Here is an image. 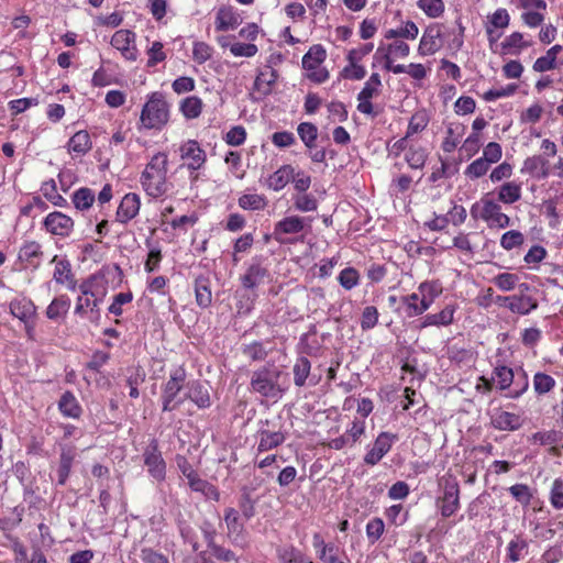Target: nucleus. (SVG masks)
<instances>
[{
    "mask_svg": "<svg viewBox=\"0 0 563 563\" xmlns=\"http://www.w3.org/2000/svg\"><path fill=\"white\" fill-rule=\"evenodd\" d=\"M268 277V269L260 263L251 264L245 274L241 276V283L246 289H254Z\"/></svg>",
    "mask_w": 563,
    "mask_h": 563,
    "instance_id": "nucleus-19",
    "label": "nucleus"
},
{
    "mask_svg": "<svg viewBox=\"0 0 563 563\" xmlns=\"http://www.w3.org/2000/svg\"><path fill=\"white\" fill-rule=\"evenodd\" d=\"M176 464H177L178 470L181 472V474L188 479L189 486H190V483H192L194 481H196L199 477L197 472L194 470L192 465L189 463V461L185 456L177 455Z\"/></svg>",
    "mask_w": 563,
    "mask_h": 563,
    "instance_id": "nucleus-61",
    "label": "nucleus"
},
{
    "mask_svg": "<svg viewBox=\"0 0 563 563\" xmlns=\"http://www.w3.org/2000/svg\"><path fill=\"white\" fill-rule=\"evenodd\" d=\"M41 190L44 197L47 200H49L53 205L58 207H63L66 205V199L57 192L56 184L53 179L44 183Z\"/></svg>",
    "mask_w": 563,
    "mask_h": 563,
    "instance_id": "nucleus-52",
    "label": "nucleus"
},
{
    "mask_svg": "<svg viewBox=\"0 0 563 563\" xmlns=\"http://www.w3.org/2000/svg\"><path fill=\"white\" fill-rule=\"evenodd\" d=\"M508 492L519 504L525 507L529 506L533 498L531 488L526 484H515L508 488Z\"/></svg>",
    "mask_w": 563,
    "mask_h": 563,
    "instance_id": "nucleus-46",
    "label": "nucleus"
},
{
    "mask_svg": "<svg viewBox=\"0 0 563 563\" xmlns=\"http://www.w3.org/2000/svg\"><path fill=\"white\" fill-rule=\"evenodd\" d=\"M294 168L290 165H284L272 174L267 180L266 186L275 191L282 190L290 181Z\"/></svg>",
    "mask_w": 563,
    "mask_h": 563,
    "instance_id": "nucleus-27",
    "label": "nucleus"
},
{
    "mask_svg": "<svg viewBox=\"0 0 563 563\" xmlns=\"http://www.w3.org/2000/svg\"><path fill=\"white\" fill-rule=\"evenodd\" d=\"M141 559L144 563H169L167 556L151 548L141 550Z\"/></svg>",
    "mask_w": 563,
    "mask_h": 563,
    "instance_id": "nucleus-64",
    "label": "nucleus"
},
{
    "mask_svg": "<svg viewBox=\"0 0 563 563\" xmlns=\"http://www.w3.org/2000/svg\"><path fill=\"white\" fill-rule=\"evenodd\" d=\"M505 300H508V308L512 312L527 314L532 309L537 308V302L533 301L530 297H506Z\"/></svg>",
    "mask_w": 563,
    "mask_h": 563,
    "instance_id": "nucleus-37",
    "label": "nucleus"
},
{
    "mask_svg": "<svg viewBox=\"0 0 563 563\" xmlns=\"http://www.w3.org/2000/svg\"><path fill=\"white\" fill-rule=\"evenodd\" d=\"M442 36V31L440 25L433 24L429 25L420 40L418 52L422 56L432 55L438 52L442 44L440 38Z\"/></svg>",
    "mask_w": 563,
    "mask_h": 563,
    "instance_id": "nucleus-13",
    "label": "nucleus"
},
{
    "mask_svg": "<svg viewBox=\"0 0 563 563\" xmlns=\"http://www.w3.org/2000/svg\"><path fill=\"white\" fill-rule=\"evenodd\" d=\"M208 277L199 276L195 280L196 302L200 308H208L212 302V292Z\"/></svg>",
    "mask_w": 563,
    "mask_h": 563,
    "instance_id": "nucleus-24",
    "label": "nucleus"
},
{
    "mask_svg": "<svg viewBox=\"0 0 563 563\" xmlns=\"http://www.w3.org/2000/svg\"><path fill=\"white\" fill-rule=\"evenodd\" d=\"M563 47L559 44L552 46L550 49H548L547 54L544 56L539 57L534 64H533V70L543 73L547 70L554 69L556 64V56L559 53H561Z\"/></svg>",
    "mask_w": 563,
    "mask_h": 563,
    "instance_id": "nucleus-31",
    "label": "nucleus"
},
{
    "mask_svg": "<svg viewBox=\"0 0 563 563\" xmlns=\"http://www.w3.org/2000/svg\"><path fill=\"white\" fill-rule=\"evenodd\" d=\"M69 306V299L66 296H59L49 303L46 309V316L51 320H56L67 312Z\"/></svg>",
    "mask_w": 563,
    "mask_h": 563,
    "instance_id": "nucleus-44",
    "label": "nucleus"
},
{
    "mask_svg": "<svg viewBox=\"0 0 563 563\" xmlns=\"http://www.w3.org/2000/svg\"><path fill=\"white\" fill-rule=\"evenodd\" d=\"M297 132L303 144L308 148L316 146V140L318 137V128L310 122H302L298 125Z\"/></svg>",
    "mask_w": 563,
    "mask_h": 563,
    "instance_id": "nucleus-40",
    "label": "nucleus"
},
{
    "mask_svg": "<svg viewBox=\"0 0 563 563\" xmlns=\"http://www.w3.org/2000/svg\"><path fill=\"white\" fill-rule=\"evenodd\" d=\"M278 556L284 563H312L295 547H285L278 551Z\"/></svg>",
    "mask_w": 563,
    "mask_h": 563,
    "instance_id": "nucleus-47",
    "label": "nucleus"
},
{
    "mask_svg": "<svg viewBox=\"0 0 563 563\" xmlns=\"http://www.w3.org/2000/svg\"><path fill=\"white\" fill-rule=\"evenodd\" d=\"M311 369V364L307 357H299L294 365V383L296 386L301 387L306 384Z\"/></svg>",
    "mask_w": 563,
    "mask_h": 563,
    "instance_id": "nucleus-41",
    "label": "nucleus"
},
{
    "mask_svg": "<svg viewBox=\"0 0 563 563\" xmlns=\"http://www.w3.org/2000/svg\"><path fill=\"white\" fill-rule=\"evenodd\" d=\"M224 521L229 536H240L244 531V525L241 521L239 511L235 508L228 507L224 510Z\"/></svg>",
    "mask_w": 563,
    "mask_h": 563,
    "instance_id": "nucleus-38",
    "label": "nucleus"
},
{
    "mask_svg": "<svg viewBox=\"0 0 563 563\" xmlns=\"http://www.w3.org/2000/svg\"><path fill=\"white\" fill-rule=\"evenodd\" d=\"M419 34V29L412 21H407L405 25L398 29H390L385 32V38H407L415 40Z\"/></svg>",
    "mask_w": 563,
    "mask_h": 563,
    "instance_id": "nucleus-35",
    "label": "nucleus"
},
{
    "mask_svg": "<svg viewBox=\"0 0 563 563\" xmlns=\"http://www.w3.org/2000/svg\"><path fill=\"white\" fill-rule=\"evenodd\" d=\"M211 56L212 49L208 44L205 42H196L194 44L192 57L197 63L203 64L209 58H211Z\"/></svg>",
    "mask_w": 563,
    "mask_h": 563,
    "instance_id": "nucleus-63",
    "label": "nucleus"
},
{
    "mask_svg": "<svg viewBox=\"0 0 563 563\" xmlns=\"http://www.w3.org/2000/svg\"><path fill=\"white\" fill-rule=\"evenodd\" d=\"M58 408L63 416L73 419H78L82 412V409L78 400L76 399L74 394L68 390L62 395L58 401Z\"/></svg>",
    "mask_w": 563,
    "mask_h": 563,
    "instance_id": "nucleus-25",
    "label": "nucleus"
},
{
    "mask_svg": "<svg viewBox=\"0 0 563 563\" xmlns=\"http://www.w3.org/2000/svg\"><path fill=\"white\" fill-rule=\"evenodd\" d=\"M111 45L121 52L128 60H135L137 48L135 46V33L130 30H119L111 38Z\"/></svg>",
    "mask_w": 563,
    "mask_h": 563,
    "instance_id": "nucleus-10",
    "label": "nucleus"
},
{
    "mask_svg": "<svg viewBox=\"0 0 563 563\" xmlns=\"http://www.w3.org/2000/svg\"><path fill=\"white\" fill-rule=\"evenodd\" d=\"M490 423L497 430L516 431L521 428L523 420L517 413L498 409L492 416Z\"/></svg>",
    "mask_w": 563,
    "mask_h": 563,
    "instance_id": "nucleus-15",
    "label": "nucleus"
},
{
    "mask_svg": "<svg viewBox=\"0 0 563 563\" xmlns=\"http://www.w3.org/2000/svg\"><path fill=\"white\" fill-rule=\"evenodd\" d=\"M44 227L54 235L67 236L74 228V221L70 217L59 211H54L44 219Z\"/></svg>",
    "mask_w": 563,
    "mask_h": 563,
    "instance_id": "nucleus-12",
    "label": "nucleus"
},
{
    "mask_svg": "<svg viewBox=\"0 0 563 563\" xmlns=\"http://www.w3.org/2000/svg\"><path fill=\"white\" fill-rule=\"evenodd\" d=\"M202 110V101L196 96L185 98L180 103V111L187 119L198 118Z\"/></svg>",
    "mask_w": 563,
    "mask_h": 563,
    "instance_id": "nucleus-42",
    "label": "nucleus"
},
{
    "mask_svg": "<svg viewBox=\"0 0 563 563\" xmlns=\"http://www.w3.org/2000/svg\"><path fill=\"white\" fill-rule=\"evenodd\" d=\"M428 154L423 147H410L406 154L405 159L411 168L419 169L426 164Z\"/></svg>",
    "mask_w": 563,
    "mask_h": 563,
    "instance_id": "nucleus-48",
    "label": "nucleus"
},
{
    "mask_svg": "<svg viewBox=\"0 0 563 563\" xmlns=\"http://www.w3.org/2000/svg\"><path fill=\"white\" fill-rule=\"evenodd\" d=\"M525 241L523 234L517 230L507 231L501 235L500 245L503 249L510 251L520 246Z\"/></svg>",
    "mask_w": 563,
    "mask_h": 563,
    "instance_id": "nucleus-54",
    "label": "nucleus"
},
{
    "mask_svg": "<svg viewBox=\"0 0 563 563\" xmlns=\"http://www.w3.org/2000/svg\"><path fill=\"white\" fill-rule=\"evenodd\" d=\"M179 151L181 159L187 161V168L190 170H198L206 163V152L195 140L185 142Z\"/></svg>",
    "mask_w": 563,
    "mask_h": 563,
    "instance_id": "nucleus-11",
    "label": "nucleus"
},
{
    "mask_svg": "<svg viewBox=\"0 0 563 563\" xmlns=\"http://www.w3.org/2000/svg\"><path fill=\"white\" fill-rule=\"evenodd\" d=\"M286 389V374L273 363H267L251 374L250 390L254 394L276 400Z\"/></svg>",
    "mask_w": 563,
    "mask_h": 563,
    "instance_id": "nucleus-1",
    "label": "nucleus"
},
{
    "mask_svg": "<svg viewBox=\"0 0 563 563\" xmlns=\"http://www.w3.org/2000/svg\"><path fill=\"white\" fill-rule=\"evenodd\" d=\"M144 465L147 468L150 476L162 483L166 478V462L159 451L158 441L152 439L143 451Z\"/></svg>",
    "mask_w": 563,
    "mask_h": 563,
    "instance_id": "nucleus-7",
    "label": "nucleus"
},
{
    "mask_svg": "<svg viewBox=\"0 0 563 563\" xmlns=\"http://www.w3.org/2000/svg\"><path fill=\"white\" fill-rule=\"evenodd\" d=\"M521 197L520 185L509 181L501 185L498 192V200L504 203H514Z\"/></svg>",
    "mask_w": 563,
    "mask_h": 563,
    "instance_id": "nucleus-39",
    "label": "nucleus"
},
{
    "mask_svg": "<svg viewBox=\"0 0 563 563\" xmlns=\"http://www.w3.org/2000/svg\"><path fill=\"white\" fill-rule=\"evenodd\" d=\"M443 488V496L439 499L441 515L451 517L460 507V486L456 478L452 475H445L439 481Z\"/></svg>",
    "mask_w": 563,
    "mask_h": 563,
    "instance_id": "nucleus-6",
    "label": "nucleus"
},
{
    "mask_svg": "<svg viewBox=\"0 0 563 563\" xmlns=\"http://www.w3.org/2000/svg\"><path fill=\"white\" fill-rule=\"evenodd\" d=\"M185 379L186 372L183 367H178L170 373L169 378L164 385L162 391V404L164 411H173L183 402V399L176 400V398L184 387Z\"/></svg>",
    "mask_w": 563,
    "mask_h": 563,
    "instance_id": "nucleus-5",
    "label": "nucleus"
},
{
    "mask_svg": "<svg viewBox=\"0 0 563 563\" xmlns=\"http://www.w3.org/2000/svg\"><path fill=\"white\" fill-rule=\"evenodd\" d=\"M503 155L500 144L496 142L488 143L483 152V159L486 161L489 165L497 163Z\"/></svg>",
    "mask_w": 563,
    "mask_h": 563,
    "instance_id": "nucleus-62",
    "label": "nucleus"
},
{
    "mask_svg": "<svg viewBox=\"0 0 563 563\" xmlns=\"http://www.w3.org/2000/svg\"><path fill=\"white\" fill-rule=\"evenodd\" d=\"M550 503L555 509H563V481L561 478L554 479L551 492Z\"/></svg>",
    "mask_w": 563,
    "mask_h": 563,
    "instance_id": "nucleus-58",
    "label": "nucleus"
},
{
    "mask_svg": "<svg viewBox=\"0 0 563 563\" xmlns=\"http://www.w3.org/2000/svg\"><path fill=\"white\" fill-rule=\"evenodd\" d=\"M532 385L534 393L538 396H542L553 390L556 382L552 376L542 372H538L533 376Z\"/></svg>",
    "mask_w": 563,
    "mask_h": 563,
    "instance_id": "nucleus-36",
    "label": "nucleus"
},
{
    "mask_svg": "<svg viewBox=\"0 0 563 563\" xmlns=\"http://www.w3.org/2000/svg\"><path fill=\"white\" fill-rule=\"evenodd\" d=\"M492 380L497 382V387L499 390H508L511 389L510 386L515 382V373L514 371L505 365L496 366L493 372Z\"/></svg>",
    "mask_w": 563,
    "mask_h": 563,
    "instance_id": "nucleus-34",
    "label": "nucleus"
},
{
    "mask_svg": "<svg viewBox=\"0 0 563 563\" xmlns=\"http://www.w3.org/2000/svg\"><path fill=\"white\" fill-rule=\"evenodd\" d=\"M95 201V194L89 188H80L73 195V202L79 210H85L91 207Z\"/></svg>",
    "mask_w": 563,
    "mask_h": 563,
    "instance_id": "nucleus-49",
    "label": "nucleus"
},
{
    "mask_svg": "<svg viewBox=\"0 0 563 563\" xmlns=\"http://www.w3.org/2000/svg\"><path fill=\"white\" fill-rule=\"evenodd\" d=\"M185 397L189 398L200 409L208 408L211 405L208 388L199 382H195L189 385Z\"/></svg>",
    "mask_w": 563,
    "mask_h": 563,
    "instance_id": "nucleus-23",
    "label": "nucleus"
},
{
    "mask_svg": "<svg viewBox=\"0 0 563 563\" xmlns=\"http://www.w3.org/2000/svg\"><path fill=\"white\" fill-rule=\"evenodd\" d=\"M526 540L516 538L511 540L507 547V559L511 562H518L521 559L522 551L527 550Z\"/></svg>",
    "mask_w": 563,
    "mask_h": 563,
    "instance_id": "nucleus-56",
    "label": "nucleus"
},
{
    "mask_svg": "<svg viewBox=\"0 0 563 563\" xmlns=\"http://www.w3.org/2000/svg\"><path fill=\"white\" fill-rule=\"evenodd\" d=\"M243 354L252 361H263L267 356V351L261 342H253L243 347Z\"/></svg>",
    "mask_w": 563,
    "mask_h": 563,
    "instance_id": "nucleus-59",
    "label": "nucleus"
},
{
    "mask_svg": "<svg viewBox=\"0 0 563 563\" xmlns=\"http://www.w3.org/2000/svg\"><path fill=\"white\" fill-rule=\"evenodd\" d=\"M68 152L76 156H82L88 153L92 143L90 140V135L87 131L81 130L76 132L68 141Z\"/></svg>",
    "mask_w": 563,
    "mask_h": 563,
    "instance_id": "nucleus-22",
    "label": "nucleus"
},
{
    "mask_svg": "<svg viewBox=\"0 0 563 563\" xmlns=\"http://www.w3.org/2000/svg\"><path fill=\"white\" fill-rule=\"evenodd\" d=\"M327 57V52L322 45H313L302 57V67L306 70L314 69L320 66Z\"/></svg>",
    "mask_w": 563,
    "mask_h": 563,
    "instance_id": "nucleus-33",
    "label": "nucleus"
},
{
    "mask_svg": "<svg viewBox=\"0 0 563 563\" xmlns=\"http://www.w3.org/2000/svg\"><path fill=\"white\" fill-rule=\"evenodd\" d=\"M311 220L308 218L299 217V216H289L277 223L274 227V239L283 244L294 243L298 241V239H286L284 235L288 234H298L302 232L306 228H310Z\"/></svg>",
    "mask_w": 563,
    "mask_h": 563,
    "instance_id": "nucleus-8",
    "label": "nucleus"
},
{
    "mask_svg": "<svg viewBox=\"0 0 563 563\" xmlns=\"http://www.w3.org/2000/svg\"><path fill=\"white\" fill-rule=\"evenodd\" d=\"M167 165V155L163 152H158L145 166L141 175V184L148 196L158 198L169 190Z\"/></svg>",
    "mask_w": 563,
    "mask_h": 563,
    "instance_id": "nucleus-2",
    "label": "nucleus"
},
{
    "mask_svg": "<svg viewBox=\"0 0 563 563\" xmlns=\"http://www.w3.org/2000/svg\"><path fill=\"white\" fill-rule=\"evenodd\" d=\"M473 218L479 217L489 228L505 229L510 224V218L501 212V207L492 199L483 198L471 208Z\"/></svg>",
    "mask_w": 563,
    "mask_h": 563,
    "instance_id": "nucleus-4",
    "label": "nucleus"
},
{
    "mask_svg": "<svg viewBox=\"0 0 563 563\" xmlns=\"http://www.w3.org/2000/svg\"><path fill=\"white\" fill-rule=\"evenodd\" d=\"M10 312L12 313V316L27 324V321L35 313V306L29 299H15L10 303ZM26 331L27 333H30L31 327L26 325Z\"/></svg>",
    "mask_w": 563,
    "mask_h": 563,
    "instance_id": "nucleus-20",
    "label": "nucleus"
},
{
    "mask_svg": "<svg viewBox=\"0 0 563 563\" xmlns=\"http://www.w3.org/2000/svg\"><path fill=\"white\" fill-rule=\"evenodd\" d=\"M455 307L452 305H448L444 309H442L438 313L427 314L421 323L420 328H426L429 325H449L454 320Z\"/></svg>",
    "mask_w": 563,
    "mask_h": 563,
    "instance_id": "nucleus-26",
    "label": "nucleus"
},
{
    "mask_svg": "<svg viewBox=\"0 0 563 563\" xmlns=\"http://www.w3.org/2000/svg\"><path fill=\"white\" fill-rule=\"evenodd\" d=\"M55 263V271L53 278L57 284H66L67 288L70 290H75L77 286V282L74 278V274L71 272V265L68 260H58L55 255L52 261Z\"/></svg>",
    "mask_w": 563,
    "mask_h": 563,
    "instance_id": "nucleus-18",
    "label": "nucleus"
},
{
    "mask_svg": "<svg viewBox=\"0 0 563 563\" xmlns=\"http://www.w3.org/2000/svg\"><path fill=\"white\" fill-rule=\"evenodd\" d=\"M360 275L353 267L344 268L339 275L340 285L350 290L355 287L358 283Z\"/></svg>",
    "mask_w": 563,
    "mask_h": 563,
    "instance_id": "nucleus-57",
    "label": "nucleus"
},
{
    "mask_svg": "<svg viewBox=\"0 0 563 563\" xmlns=\"http://www.w3.org/2000/svg\"><path fill=\"white\" fill-rule=\"evenodd\" d=\"M43 256L42 246L35 242H26L19 251L18 258L25 268L36 269L41 265Z\"/></svg>",
    "mask_w": 563,
    "mask_h": 563,
    "instance_id": "nucleus-16",
    "label": "nucleus"
},
{
    "mask_svg": "<svg viewBox=\"0 0 563 563\" xmlns=\"http://www.w3.org/2000/svg\"><path fill=\"white\" fill-rule=\"evenodd\" d=\"M194 492L201 493L207 498L218 501L220 499V493L218 488L209 482L198 477L196 481L190 483L189 486Z\"/></svg>",
    "mask_w": 563,
    "mask_h": 563,
    "instance_id": "nucleus-45",
    "label": "nucleus"
},
{
    "mask_svg": "<svg viewBox=\"0 0 563 563\" xmlns=\"http://www.w3.org/2000/svg\"><path fill=\"white\" fill-rule=\"evenodd\" d=\"M76 456L77 453L74 445H60L59 462L56 470L58 485L64 486L66 484Z\"/></svg>",
    "mask_w": 563,
    "mask_h": 563,
    "instance_id": "nucleus-14",
    "label": "nucleus"
},
{
    "mask_svg": "<svg viewBox=\"0 0 563 563\" xmlns=\"http://www.w3.org/2000/svg\"><path fill=\"white\" fill-rule=\"evenodd\" d=\"M253 492H255V487L243 486L241 488V497L239 499V508L242 512V516L250 520L255 516V505L257 499L252 497Z\"/></svg>",
    "mask_w": 563,
    "mask_h": 563,
    "instance_id": "nucleus-28",
    "label": "nucleus"
},
{
    "mask_svg": "<svg viewBox=\"0 0 563 563\" xmlns=\"http://www.w3.org/2000/svg\"><path fill=\"white\" fill-rule=\"evenodd\" d=\"M240 24V15L232 7L223 5L217 12V31H228L235 29Z\"/></svg>",
    "mask_w": 563,
    "mask_h": 563,
    "instance_id": "nucleus-21",
    "label": "nucleus"
},
{
    "mask_svg": "<svg viewBox=\"0 0 563 563\" xmlns=\"http://www.w3.org/2000/svg\"><path fill=\"white\" fill-rule=\"evenodd\" d=\"M239 206L244 210H263L267 206V201L262 195L245 194L239 198Z\"/></svg>",
    "mask_w": 563,
    "mask_h": 563,
    "instance_id": "nucleus-43",
    "label": "nucleus"
},
{
    "mask_svg": "<svg viewBox=\"0 0 563 563\" xmlns=\"http://www.w3.org/2000/svg\"><path fill=\"white\" fill-rule=\"evenodd\" d=\"M140 206V197L136 194H126L118 207L117 219L122 223H126L137 216Z\"/></svg>",
    "mask_w": 563,
    "mask_h": 563,
    "instance_id": "nucleus-17",
    "label": "nucleus"
},
{
    "mask_svg": "<svg viewBox=\"0 0 563 563\" xmlns=\"http://www.w3.org/2000/svg\"><path fill=\"white\" fill-rule=\"evenodd\" d=\"M489 167L490 165L479 157L466 167L464 174L471 179L479 178L488 172Z\"/></svg>",
    "mask_w": 563,
    "mask_h": 563,
    "instance_id": "nucleus-55",
    "label": "nucleus"
},
{
    "mask_svg": "<svg viewBox=\"0 0 563 563\" xmlns=\"http://www.w3.org/2000/svg\"><path fill=\"white\" fill-rule=\"evenodd\" d=\"M418 7L430 18H438L444 11L443 0H419Z\"/></svg>",
    "mask_w": 563,
    "mask_h": 563,
    "instance_id": "nucleus-53",
    "label": "nucleus"
},
{
    "mask_svg": "<svg viewBox=\"0 0 563 563\" xmlns=\"http://www.w3.org/2000/svg\"><path fill=\"white\" fill-rule=\"evenodd\" d=\"M294 206L301 212H309L317 210L318 201L312 195L301 192L294 197Z\"/></svg>",
    "mask_w": 563,
    "mask_h": 563,
    "instance_id": "nucleus-51",
    "label": "nucleus"
},
{
    "mask_svg": "<svg viewBox=\"0 0 563 563\" xmlns=\"http://www.w3.org/2000/svg\"><path fill=\"white\" fill-rule=\"evenodd\" d=\"M378 321V311L374 306H367L364 308L362 318H361V328L363 330L373 329Z\"/></svg>",
    "mask_w": 563,
    "mask_h": 563,
    "instance_id": "nucleus-60",
    "label": "nucleus"
},
{
    "mask_svg": "<svg viewBox=\"0 0 563 563\" xmlns=\"http://www.w3.org/2000/svg\"><path fill=\"white\" fill-rule=\"evenodd\" d=\"M366 76V69L360 65V62H349L340 71V77L350 80H361Z\"/></svg>",
    "mask_w": 563,
    "mask_h": 563,
    "instance_id": "nucleus-50",
    "label": "nucleus"
},
{
    "mask_svg": "<svg viewBox=\"0 0 563 563\" xmlns=\"http://www.w3.org/2000/svg\"><path fill=\"white\" fill-rule=\"evenodd\" d=\"M169 119V106L161 92H153L143 106L140 121L145 129L161 130Z\"/></svg>",
    "mask_w": 563,
    "mask_h": 563,
    "instance_id": "nucleus-3",
    "label": "nucleus"
},
{
    "mask_svg": "<svg viewBox=\"0 0 563 563\" xmlns=\"http://www.w3.org/2000/svg\"><path fill=\"white\" fill-rule=\"evenodd\" d=\"M466 126L462 123H451L446 130V137L442 143V150L451 153L457 146L460 139L465 133Z\"/></svg>",
    "mask_w": 563,
    "mask_h": 563,
    "instance_id": "nucleus-29",
    "label": "nucleus"
},
{
    "mask_svg": "<svg viewBox=\"0 0 563 563\" xmlns=\"http://www.w3.org/2000/svg\"><path fill=\"white\" fill-rule=\"evenodd\" d=\"M177 527L184 544L190 545L191 552H197L200 545L198 542V534L194 527L184 519L177 520Z\"/></svg>",
    "mask_w": 563,
    "mask_h": 563,
    "instance_id": "nucleus-32",
    "label": "nucleus"
},
{
    "mask_svg": "<svg viewBox=\"0 0 563 563\" xmlns=\"http://www.w3.org/2000/svg\"><path fill=\"white\" fill-rule=\"evenodd\" d=\"M396 434L380 432L376 438L373 448L364 456V463L371 466L376 465L391 449Z\"/></svg>",
    "mask_w": 563,
    "mask_h": 563,
    "instance_id": "nucleus-9",
    "label": "nucleus"
},
{
    "mask_svg": "<svg viewBox=\"0 0 563 563\" xmlns=\"http://www.w3.org/2000/svg\"><path fill=\"white\" fill-rule=\"evenodd\" d=\"M260 443L257 446L258 452H265L279 446L285 441L284 433L276 431L271 432L268 430H260Z\"/></svg>",
    "mask_w": 563,
    "mask_h": 563,
    "instance_id": "nucleus-30",
    "label": "nucleus"
}]
</instances>
